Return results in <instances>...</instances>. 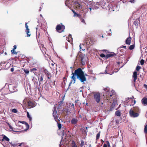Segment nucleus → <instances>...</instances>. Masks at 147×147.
<instances>
[{
    "label": "nucleus",
    "instance_id": "22",
    "mask_svg": "<svg viewBox=\"0 0 147 147\" xmlns=\"http://www.w3.org/2000/svg\"><path fill=\"white\" fill-rule=\"evenodd\" d=\"M144 131L145 134L146 135L147 134V125L145 126Z\"/></svg>",
    "mask_w": 147,
    "mask_h": 147
},
{
    "label": "nucleus",
    "instance_id": "37",
    "mask_svg": "<svg viewBox=\"0 0 147 147\" xmlns=\"http://www.w3.org/2000/svg\"><path fill=\"white\" fill-rule=\"evenodd\" d=\"M140 64L141 65H143L144 64V60L143 59H142L141 61H140Z\"/></svg>",
    "mask_w": 147,
    "mask_h": 147
},
{
    "label": "nucleus",
    "instance_id": "20",
    "mask_svg": "<svg viewBox=\"0 0 147 147\" xmlns=\"http://www.w3.org/2000/svg\"><path fill=\"white\" fill-rule=\"evenodd\" d=\"M9 127V128H10V131H15V132H18V131H14L13 130V129H14L11 125L9 123H7Z\"/></svg>",
    "mask_w": 147,
    "mask_h": 147
},
{
    "label": "nucleus",
    "instance_id": "54",
    "mask_svg": "<svg viewBox=\"0 0 147 147\" xmlns=\"http://www.w3.org/2000/svg\"><path fill=\"white\" fill-rule=\"evenodd\" d=\"M81 45H80V49H81Z\"/></svg>",
    "mask_w": 147,
    "mask_h": 147
},
{
    "label": "nucleus",
    "instance_id": "35",
    "mask_svg": "<svg viewBox=\"0 0 147 147\" xmlns=\"http://www.w3.org/2000/svg\"><path fill=\"white\" fill-rule=\"evenodd\" d=\"M11 53L12 54H16L17 53L13 49L11 51Z\"/></svg>",
    "mask_w": 147,
    "mask_h": 147
},
{
    "label": "nucleus",
    "instance_id": "60",
    "mask_svg": "<svg viewBox=\"0 0 147 147\" xmlns=\"http://www.w3.org/2000/svg\"><path fill=\"white\" fill-rule=\"evenodd\" d=\"M135 103H136V101L134 100V104H135Z\"/></svg>",
    "mask_w": 147,
    "mask_h": 147
},
{
    "label": "nucleus",
    "instance_id": "61",
    "mask_svg": "<svg viewBox=\"0 0 147 147\" xmlns=\"http://www.w3.org/2000/svg\"><path fill=\"white\" fill-rule=\"evenodd\" d=\"M85 76H88V75H87L86 74L85 75H84Z\"/></svg>",
    "mask_w": 147,
    "mask_h": 147
},
{
    "label": "nucleus",
    "instance_id": "62",
    "mask_svg": "<svg viewBox=\"0 0 147 147\" xmlns=\"http://www.w3.org/2000/svg\"><path fill=\"white\" fill-rule=\"evenodd\" d=\"M116 122L117 123H119V122H118V121H116Z\"/></svg>",
    "mask_w": 147,
    "mask_h": 147
},
{
    "label": "nucleus",
    "instance_id": "63",
    "mask_svg": "<svg viewBox=\"0 0 147 147\" xmlns=\"http://www.w3.org/2000/svg\"><path fill=\"white\" fill-rule=\"evenodd\" d=\"M89 147H90V146H91V145H89Z\"/></svg>",
    "mask_w": 147,
    "mask_h": 147
},
{
    "label": "nucleus",
    "instance_id": "59",
    "mask_svg": "<svg viewBox=\"0 0 147 147\" xmlns=\"http://www.w3.org/2000/svg\"><path fill=\"white\" fill-rule=\"evenodd\" d=\"M125 47H126V46H123L122 47V48H125Z\"/></svg>",
    "mask_w": 147,
    "mask_h": 147
},
{
    "label": "nucleus",
    "instance_id": "9",
    "mask_svg": "<svg viewBox=\"0 0 147 147\" xmlns=\"http://www.w3.org/2000/svg\"><path fill=\"white\" fill-rule=\"evenodd\" d=\"M74 7L75 9L76 10L81 9L82 8V5L80 4L78 2H74Z\"/></svg>",
    "mask_w": 147,
    "mask_h": 147
},
{
    "label": "nucleus",
    "instance_id": "51",
    "mask_svg": "<svg viewBox=\"0 0 147 147\" xmlns=\"http://www.w3.org/2000/svg\"><path fill=\"white\" fill-rule=\"evenodd\" d=\"M103 147H107V145L106 144H104L103 145Z\"/></svg>",
    "mask_w": 147,
    "mask_h": 147
},
{
    "label": "nucleus",
    "instance_id": "46",
    "mask_svg": "<svg viewBox=\"0 0 147 147\" xmlns=\"http://www.w3.org/2000/svg\"><path fill=\"white\" fill-rule=\"evenodd\" d=\"M81 21L82 22L84 23L85 24H86V23L85 22V21L84 19H82L81 20Z\"/></svg>",
    "mask_w": 147,
    "mask_h": 147
},
{
    "label": "nucleus",
    "instance_id": "36",
    "mask_svg": "<svg viewBox=\"0 0 147 147\" xmlns=\"http://www.w3.org/2000/svg\"><path fill=\"white\" fill-rule=\"evenodd\" d=\"M141 67L139 66H137L136 67V70L137 71H138L141 69Z\"/></svg>",
    "mask_w": 147,
    "mask_h": 147
},
{
    "label": "nucleus",
    "instance_id": "30",
    "mask_svg": "<svg viewBox=\"0 0 147 147\" xmlns=\"http://www.w3.org/2000/svg\"><path fill=\"white\" fill-rule=\"evenodd\" d=\"M100 135V132H99V133L97 134L96 136V139L98 140L99 139Z\"/></svg>",
    "mask_w": 147,
    "mask_h": 147
},
{
    "label": "nucleus",
    "instance_id": "27",
    "mask_svg": "<svg viewBox=\"0 0 147 147\" xmlns=\"http://www.w3.org/2000/svg\"><path fill=\"white\" fill-rule=\"evenodd\" d=\"M38 81L39 82V84H40L41 83V82H42L43 78L42 76H41L40 77V79H39V78H38Z\"/></svg>",
    "mask_w": 147,
    "mask_h": 147
},
{
    "label": "nucleus",
    "instance_id": "14",
    "mask_svg": "<svg viewBox=\"0 0 147 147\" xmlns=\"http://www.w3.org/2000/svg\"><path fill=\"white\" fill-rule=\"evenodd\" d=\"M80 57H81V60L82 61V65H84L85 63V61L84 59V57H85V55H80Z\"/></svg>",
    "mask_w": 147,
    "mask_h": 147
},
{
    "label": "nucleus",
    "instance_id": "18",
    "mask_svg": "<svg viewBox=\"0 0 147 147\" xmlns=\"http://www.w3.org/2000/svg\"><path fill=\"white\" fill-rule=\"evenodd\" d=\"M131 40V38L130 37H129L127 38L126 40V43L128 45H130Z\"/></svg>",
    "mask_w": 147,
    "mask_h": 147
},
{
    "label": "nucleus",
    "instance_id": "45",
    "mask_svg": "<svg viewBox=\"0 0 147 147\" xmlns=\"http://www.w3.org/2000/svg\"><path fill=\"white\" fill-rule=\"evenodd\" d=\"M70 105H71V106H70V107H71L72 108H73V109H74V105L73 104H70Z\"/></svg>",
    "mask_w": 147,
    "mask_h": 147
},
{
    "label": "nucleus",
    "instance_id": "19",
    "mask_svg": "<svg viewBox=\"0 0 147 147\" xmlns=\"http://www.w3.org/2000/svg\"><path fill=\"white\" fill-rule=\"evenodd\" d=\"M119 10V7L117 5H114L113 6L112 10L114 11H117Z\"/></svg>",
    "mask_w": 147,
    "mask_h": 147
},
{
    "label": "nucleus",
    "instance_id": "11",
    "mask_svg": "<svg viewBox=\"0 0 147 147\" xmlns=\"http://www.w3.org/2000/svg\"><path fill=\"white\" fill-rule=\"evenodd\" d=\"M132 77L134 79V85L135 84L136 80L137 78V73L136 71H135L134 72L132 76Z\"/></svg>",
    "mask_w": 147,
    "mask_h": 147
},
{
    "label": "nucleus",
    "instance_id": "53",
    "mask_svg": "<svg viewBox=\"0 0 147 147\" xmlns=\"http://www.w3.org/2000/svg\"><path fill=\"white\" fill-rule=\"evenodd\" d=\"M144 86L147 89V85H146V84H144Z\"/></svg>",
    "mask_w": 147,
    "mask_h": 147
},
{
    "label": "nucleus",
    "instance_id": "49",
    "mask_svg": "<svg viewBox=\"0 0 147 147\" xmlns=\"http://www.w3.org/2000/svg\"><path fill=\"white\" fill-rule=\"evenodd\" d=\"M14 71V68H13L12 67L11 69V72H13Z\"/></svg>",
    "mask_w": 147,
    "mask_h": 147
},
{
    "label": "nucleus",
    "instance_id": "42",
    "mask_svg": "<svg viewBox=\"0 0 147 147\" xmlns=\"http://www.w3.org/2000/svg\"><path fill=\"white\" fill-rule=\"evenodd\" d=\"M37 70L35 68H34L32 69H31L30 70V71L31 72H34V71H36Z\"/></svg>",
    "mask_w": 147,
    "mask_h": 147
},
{
    "label": "nucleus",
    "instance_id": "7",
    "mask_svg": "<svg viewBox=\"0 0 147 147\" xmlns=\"http://www.w3.org/2000/svg\"><path fill=\"white\" fill-rule=\"evenodd\" d=\"M94 97L95 100L98 103L100 100V96L99 93L95 94L94 95Z\"/></svg>",
    "mask_w": 147,
    "mask_h": 147
},
{
    "label": "nucleus",
    "instance_id": "39",
    "mask_svg": "<svg viewBox=\"0 0 147 147\" xmlns=\"http://www.w3.org/2000/svg\"><path fill=\"white\" fill-rule=\"evenodd\" d=\"M72 11H73V12L74 13V16H76V15H77V16H78V15L77 14H76V12L74 10L72 9Z\"/></svg>",
    "mask_w": 147,
    "mask_h": 147
},
{
    "label": "nucleus",
    "instance_id": "6",
    "mask_svg": "<svg viewBox=\"0 0 147 147\" xmlns=\"http://www.w3.org/2000/svg\"><path fill=\"white\" fill-rule=\"evenodd\" d=\"M9 88L10 91L12 92H14L17 91L16 87L14 84H10L9 86Z\"/></svg>",
    "mask_w": 147,
    "mask_h": 147
},
{
    "label": "nucleus",
    "instance_id": "50",
    "mask_svg": "<svg viewBox=\"0 0 147 147\" xmlns=\"http://www.w3.org/2000/svg\"><path fill=\"white\" fill-rule=\"evenodd\" d=\"M16 49V45H14L13 46V49L15 50Z\"/></svg>",
    "mask_w": 147,
    "mask_h": 147
},
{
    "label": "nucleus",
    "instance_id": "1",
    "mask_svg": "<svg viewBox=\"0 0 147 147\" xmlns=\"http://www.w3.org/2000/svg\"><path fill=\"white\" fill-rule=\"evenodd\" d=\"M73 76L71 78L73 80V83L75 82L76 78L74 76L75 75L77 76V78L79 79L80 81L82 82H84L86 81V78L84 74V72L82 71L81 69L79 68L75 71L74 73H72Z\"/></svg>",
    "mask_w": 147,
    "mask_h": 147
},
{
    "label": "nucleus",
    "instance_id": "34",
    "mask_svg": "<svg viewBox=\"0 0 147 147\" xmlns=\"http://www.w3.org/2000/svg\"><path fill=\"white\" fill-rule=\"evenodd\" d=\"M12 111L14 113H16L18 111L16 109H14L12 110Z\"/></svg>",
    "mask_w": 147,
    "mask_h": 147
},
{
    "label": "nucleus",
    "instance_id": "13",
    "mask_svg": "<svg viewBox=\"0 0 147 147\" xmlns=\"http://www.w3.org/2000/svg\"><path fill=\"white\" fill-rule=\"evenodd\" d=\"M72 2L73 1L72 0H67L65 1V3L66 6H67L68 7L70 8V7H69V5H70L71 4Z\"/></svg>",
    "mask_w": 147,
    "mask_h": 147
},
{
    "label": "nucleus",
    "instance_id": "58",
    "mask_svg": "<svg viewBox=\"0 0 147 147\" xmlns=\"http://www.w3.org/2000/svg\"><path fill=\"white\" fill-rule=\"evenodd\" d=\"M107 144H109V142L108 141H107Z\"/></svg>",
    "mask_w": 147,
    "mask_h": 147
},
{
    "label": "nucleus",
    "instance_id": "57",
    "mask_svg": "<svg viewBox=\"0 0 147 147\" xmlns=\"http://www.w3.org/2000/svg\"><path fill=\"white\" fill-rule=\"evenodd\" d=\"M22 144H23L22 143L20 145H19V146L20 147V146L22 145Z\"/></svg>",
    "mask_w": 147,
    "mask_h": 147
},
{
    "label": "nucleus",
    "instance_id": "48",
    "mask_svg": "<svg viewBox=\"0 0 147 147\" xmlns=\"http://www.w3.org/2000/svg\"><path fill=\"white\" fill-rule=\"evenodd\" d=\"M108 66H107L106 67V69L105 70V73L106 74H108V73L107 72V70L108 69Z\"/></svg>",
    "mask_w": 147,
    "mask_h": 147
},
{
    "label": "nucleus",
    "instance_id": "2",
    "mask_svg": "<svg viewBox=\"0 0 147 147\" xmlns=\"http://www.w3.org/2000/svg\"><path fill=\"white\" fill-rule=\"evenodd\" d=\"M104 90L106 92V98L107 100L109 98V99L112 100L114 97L115 96V93L113 90H110L108 87L105 88Z\"/></svg>",
    "mask_w": 147,
    "mask_h": 147
},
{
    "label": "nucleus",
    "instance_id": "40",
    "mask_svg": "<svg viewBox=\"0 0 147 147\" xmlns=\"http://www.w3.org/2000/svg\"><path fill=\"white\" fill-rule=\"evenodd\" d=\"M32 81L35 82H37V79L36 78L34 77L32 79Z\"/></svg>",
    "mask_w": 147,
    "mask_h": 147
},
{
    "label": "nucleus",
    "instance_id": "26",
    "mask_svg": "<svg viewBox=\"0 0 147 147\" xmlns=\"http://www.w3.org/2000/svg\"><path fill=\"white\" fill-rule=\"evenodd\" d=\"M116 115L118 116H119L120 115V112L119 111H117L115 112Z\"/></svg>",
    "mask_w": 147,
    "mask_h": 147
},
{
    "label": "nucleus",
    "instance_id": "21",
    "mask_svg": "<svg viewBox=\"0 0 147 147\" xmlns=\"http://www.w3.org/2000/svg\"><path fill=\"white\" fill-rule=\"evenodd\" d=\"M4 140H5L7 141H9V139L6 136L4 135V136L3 138L2 139V141Z\"/></svg>",
    "mask_w": 147,
    "mask_h": 147
},
{
    "label": "nucleus",
    "instance_id": "12",
    "mask_svg": "<svg viewBox=\"0 0 147 147\" xmlns=\"http://www.w3.org/2000/svg\"><path fill=\"white\" fill-rule=\"evenodd\" d=\"M98 7L96 6V4L95 3H91L90 4V7H89V9L90 11H91L92 9H98Z\"/></svg>",
    "mask_w": 147,
    "mask_h": 147
},
{
    "label": "nucleus",
    "instance_id": "56",
    "mask_svg": "<svg viewBox=\"0 0 147 147\" xmlns=\"http://www.w3.org/2000/svg\"><path fill=\"white\" fill-rule=\"evenodd\" d=\"M73 82V81H71L70 82L69 84H71V83H72Z\"/></svg>",
    "mask_w": 147,
    "mask_h": 147
},
{
    "label": "nucleus",
    "instance_id": "33",
    "mask_svg": "<svg viewBox=\"0 0 147 147\" xmlns=\"http://www.w3.org/2000/svg\"><path fill=\"white\" fill-rule=\"evenodd\" d=\"M84 142L83 140H81V144H80V146L81 147H82L84 146Z\"/></svg>",
    "mask_w": 147,
    "mask_h": 147
},
{
    "label": "nucleus",
    "instance_id": "55",
    "mask_svg": "<svg viewBox=\"0 0 147 147\" xmlns=\"http://www.w3.org/2000/svg\"><path fill=\"white\" fill-rule=\"evenodd\" d=\"M114 73V72H112V73H109V74L110 75H112V74H113Z\"/></svg>",
    "mask_w": 147,
    "mask_h": 147
},
{
    "label": "nucleus",
    "instance_id": "52",
    "mask_svg": "<svg viewBox=\"0 0 147 147\" xmlns=\"http://www.w3.org/2000/svg\"><path fill=\"white\" fill-rule=\"evenodd\" d=\"M134 0H131L130 1V2L131 3H134Z\"/></svg>",
    "mask_w": 147,
    "mask_h": 147
},
{
    "label": "nucleus",
    "instance_id": "43",
    "mask_svg": "<svg viewBox=\"0 0 147 147\" xmlns=\"http://www.w3.org/2000/svg\"><path fill=\"white\" fill-rule=\"evenodd\" d=\"M41 46H42V49L41 48V46H40V49H41V51H42V50H44V49L45 48H44V45H41Z\"/></svg>",
    "mask_w": 147,
    "mask_h": 147
},
{
    "label": "nucleus",
    "instance_id": "47",
    "mask_svg": "<svg viewBox=\"0 0 147 147\" xmlns=\"http://www.w3.org/2000/svg\"><path fill=\"white\" fill-rule=\"evenodd\" d=\"M25 26H26V29H29L28 28V26L27 25V23H26Z\"/></svg>",
    "mask_w": 147,
    "mask_h": 147
},
{
    "label": "nucleus",
    "instance_id": "4",
    "mask_svg": "<svg viewBox=\"0 0 147 147\" xmlns=\"http://www.w3.org/2000/svg\"><path fill=\"white\" fill-rule=\"evenodd\" d=\"M24 102L25 103H27L28 106L30 108L34 107L36 105L34 102L29 100L28 98L25 99L24 100Z\"/></svg>",
    "mask_w": 147,
    "mask_h": 147
},
{
    "label": "nucleus",
    "instance_id": "38",
    "mask_svg": "<svg viewBox=\"0 0 147 147\" xmlns=\"http://www.w3.org/2000/svg\"><path fill=\"white\" fill-rule=\"evenodd\" d=\"M57 123H58V127L59 128V129H60L61 127V124L58 123V122Z\"/></svg>",
    "mask_w": 147,
    "mask_h": 147
},
{
    "label": "nucleus",
    "instance_id": "17",
    "mask_svg": "<svg viewBox=\"0 0 147 147\" xmlns=\"http://www.w3.org/2000/svg\"><path fill=\"white\" fill-rule=\"evenodd\" d=\"M78 120L76 118H73L71 121V123L73 124H76L78 122Z\"/></svg>",
    "mask_w": 147,
    "mask_h": 147
},
{
    "label": "nucleus",
    "instance_id": "16",
    "mask_svg": "<svg viewBox=\"0 0 147 147\" xmlns=\"http://www.w3.org/2000/svg\"><path fill=\"white\" fill-rule=\"evenodd\" d=\"M130 110H132V111L138 113L139 111V109L138 107H135L133 108H131Z\"/></svg>",
    "mask_w": 147,
    "mask_h": 147
},
{
    "label": "nucleus",
    "instance_id": "5",
    "mask_svg": "<svg viewBox=\"0 0 147 147\" xmlns=\"http://www.w3.org/2000/svg\"><path fill=\"white\" fill-rule=\"evenodd\" d=\"M56 105L54 106V110L53 111V117L54 118V119L55 121L58 123V122L59 121V119L58 118V117L57 115V111H56Z\"/></svg>",
    "mask_w": 147,
    "mask_h": 147
},
{
    "label": "nucleus",
    "instance_id": "64",
    "mask_svg": "<svg viewBox=\"0 0 147 147\" xmlns=\"http://www.w3.org/2000/svg\"><path fill=\"white\" fill-rule=\"evenodd\" d=\"M14 146H16V144H14Z\"/></svg>",
    "mask_w": 147,
    "mask_h": 147
},
{
    "label": "nucleus",
    "instance_id": "23",
    "mask_svg": "<svg viewBox=\"0 0 147 147\" xmlns=\"http://www.w3.org/2000/svg\"><path fill=\"white\" fill-rule=\"evenodd\" d=\"M113 55L111 54H109L105 55V58L107 59L108 58L112 56Z\"/></svg>",
    "mask_w": 147,
    "mask_h": 147
},
{
    "label": "nucleus",
    "instance_id": "44",
    "mask_svg": "<svg viewBox=\"0 0 147 147\" xmlns=\"http://www.w3.org/2000/svg\"><path fill=\"white\" fill-rule=\"evenodd\" d=\"M138 21H136L134 22V23L136 26H137L138 25Z\"/></svg>",
    "mask_w": 147,
    "mask_h": 147
},
{
    "label": "nucleus",
    "instance_id": "15",
    "mask_svg": "<svg viewBox=\"0 0 147 147\" xmlns=\"http://www.w3.org/2000/svg\"><path fill=\"white\" fill-rule=\"evenodd\" d=\"M142 103L145 105H147V98L144 97L142 100Z\"/></svg>",
    "mask_w": 147,
    "mask_h": 147
},
{
    "label": "nucleus",
    "instance_id": "8",
    "mask_svg": "<svg viewBox=\"0 0 147 147\" xmlns=\"http://www.w3.org/2000/svg\"><path fill=\"white\" fill-rule=\"evenodd\" d=\"M129 114L130 116L132 117H136L139 116V114L138 113L135 112L132 110H130L129 111Z\"/></svg>",
    "mask_w": 147,
    "mask_h": 147
},
{
    "label": "nucleus",
    "instance_id": "31",
    "mask_svg": "<svg viewBox=\"0 0 147 147\" xmlns=\"http://www.w3.org/2000/svg\"><path fill=\"white\" fill-rule=\"evenodd\" d=\"M23 70L26 74H29V71L27 69H24Z\"/></svg>",
    "mask_w": 147,
    "mask_h": 147
},
{
    "label": "nucleus",
    "instance_id": "24",
    "mask_svg": "<svg viewBox=\"0 0 147 147\" xmlns=\"http://www.w3.org/2000/svg\"><path fill=\"white\" fill-rule=\"evenodd\" d=\"M26 32L27 34V36H28L29 37L30 36V34H28L30 32L29 29H26Z\"/></svg>",
    "mask_w": 147,
    "mask_h": 147
},
{
    "label": "nucleus",
    "instance_id": "28",
    "mask_svg": "<svg viewBox=\"0 0 147 147\" xmlns=\"http://www.w3.org/2000/svg\"><path fill=\"white\" fill-rule=\"evenodd\" d=\"M27 116L28 117V118H29V120L30 121H31V119H32V118L29 115V113L28 112H27Z\"/></svg>",
    "mask_w": 147,
    "mask_h": 147
},
{
    "label": "nucleus",
    "instance_id": "29",
    "mask_svg": "<svg viewBox=\"0 0 147 147\" xmlns=\"http://www.w3.org/2000/svg\"><path fill=\"white\" fill-rule=\"evenodd\" d=\"M72 39V38L71 36V35H69V38L68 39L67 41H68L69 42H70V41Z\"/></svg>",
    "mask_w": 147,
    "mask_h": 147
},
{
    "label": "nucleus",
    "instance_id": "25",
    "mask_svg": "<svg viewBox=\"0 0 147 147\" xmlns=\"http://www.w3.org/2000/svg\"><path fill=\"white\" fill-rule=\"evenodd\" d=\"M71 146L72 147H77L75 143V142L73 141L72 142Z\"/></svg>",
    "mask_w": 147,
    "mask_h": 147
},
{
    "label": "nucleus",
    "instance_id": "10",
    "mask_svg": "<svg viewBox=\"0 0 147 147\" xmlns=\"http://www.w3.org/2000/svg\"><path fill=\"white\" fill-rule=\"evenodd\" d=\"M57 30L59 32H61V31H60L59 30H63L65 29V26L63 25H58L56 28Z\"/></svg>",
    "mask_w": 147,
    "mask_h": 147
},
{
    "label": "nucleus",
    "instance_id": "41",
    "mask_svg": "<svg viewBox=\"0 0 147 147\" xmlns=\"http://www.w3.org/2000/svg\"><path fill=\"white\" fill-rule=\"evenodd\" d=\"M100 56L102 57H105V54H103V53L101 54L100 55Z\"/></svg>",
    "mask_w": 147,
    "mask_h": 147
},
{
    "label": "nucleus",
    "instance_id": "3",
    "mask_svg": "<svg viewBox=\"0 0 147 147\" xmlns=\"http://www.w3.org/2000/svg\"><path fill=\"white\" fill-rule=\"evenodd\" d=\"M16 125L18 127L17 128L18 129H21L24 127H26L27 129L29 127L28 124L24 121H19L16 124Z\"/></svg>",
    "mask_w": 147,
    "mask_h": 147
},
{
    "label": "nucleus",
    "instance_id": "32",
    "mask_svg": "<svg viewBox=\"0 0 147 147\" xmlns=\"http://www.w3.org/2000/svg\"><path fill=\"white\" fill-rule=\"evenodd\" d=\"M134 45H130L129 46V49L130 50H132L134 49Z\"/></svg>",
    "mask_w": 147,
    "mask_h": 147
}]
</instances>
